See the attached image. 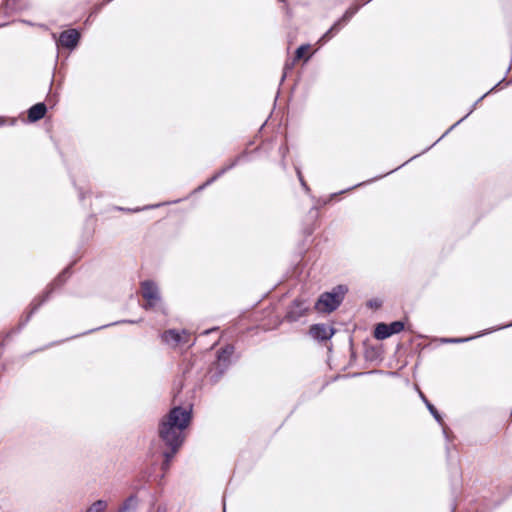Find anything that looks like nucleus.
<instances>
[{
  "label": "nucleus",
  "mask_w": 512,
  "mask_h": 512,
  "mask_svg": "<svg viewBox=\"0 0 512 512\" xmlns=\"http://www.w3.org/2000/svg\"><path fill=\"white\" fill-rule=\"evenodd\" d=\"M192 418V406H174L159 420L158 436L165 447H171V453H177L183 445L184 430L189 427Z\"/></svg>",
  "instance_id": "1"
},
{
  "label": "nucleus",
  "mask_w": 512,
  "mask_h": 512,
  "mask_svg": "<svg viewBox=\"0 0 512 512\" xmlns=\"http://www.w3.org/2000/svg\"><path fill=\"white\" fill-rule=\"evenodd\" d=\"M504 81V78L502 80H500L496 85H494L489 91H487L486 93H484L480 98H478L474 103L473 105L471 106V108L469 109L468 113L466 115H464L460 120H458L456 123H454L448 130H446L443 135L437 139L431 146L427 147L426 149H424L421 153L419 154H416L414 156H412L408 161H406L405 163H403L402 165L398 166L397 168L383 174V175H379V176H376L368 181H364V182H361V183H358V184H355L347 189H344V190H341L339 192H336V193H332L330 195V199H334L335 197H337L338 195H341V194H344L350 190H353L355 188H358V187H361L363 185H366L368 183H371L373 181H376L378 179H381L383 177H385L386 175H389L391 173H393L394 171L400 169L401 167H403L405 164H407L408 162L414 160L415 158H417L418 156H420L421 154L423 153H426L429 149H431L433 146H435L438 142H440L444 137H446L455 127H457L461 122H463L466 118H468L472 113L473 111L476 109L477 105L486 97L488 96L491 92H493L494 90H496L500 85L501 83Z\"/></svg>",
  "instance_id": "2"
},
{
  "label": "nucleus",
  "mask_w": 512,
  "mask_h": 512,
  "mask_svg": "<svg viewBox=\"0 0 512 512\" xmlns=\"http://www.w3.org/2000/svg\"><path fill=\"white\" fill-rule=\"evenodd\" d=\"M235 350L233 344H226L216 351L215 360L207 370V377L212 385L217 384L232 366Z\"/></svg>",
  "instance_id": "3"
},
{
  "label": "nucleus",
  "mask_w": 512,
  "mask_h": 512,
  "mask_svg": "<svg viewBox=\"0 0 512 512\" xmlns=\"http://www.w3.org/2000/svg\"><path fill=\"white\" fill-rule=\"evenodd\" d=\"M348 287L339 284L332 288L331 291L323 292L315 302L314 308L323 313H331L335 311L343 302Z\"/></svg>",
  "instance_id": "4"
},
{
  "label": "nucleus",
  "mask_w": 512,
  "mask_h": 512,
  "mask_svg": "<svg viewBox=\"0 0 512 512\" xmlns=\"http://www.w3.org/2000/svg\"><path fill=\"white\" fill-rule=\"evenodd\" d=\"M405 329V323L402 320L392 321L390 323L379 322L374 328V337L377 340H384L394 334H398Z\"/></svg>",
  "instance_id": "5"
},
{
  "label": "nucleus",
  "mask_w": 512,
  "mask_h": 512,
  "mask_svg": "<svg viewBox=\"0 0 512 512\" xmlns=\"http://www.w3.org/2000/svg\"><path fill=\"white\" fill-rule=\"evenodd\" d=\"M142 297L147 301L144 305L145 309H152L156 306L157 302L161 300L159 288L152 280H145L141 283Z\"/></svg>",
  "instance_id": "6"
},
{
  "label": "nucleus",
  "mask_w": 512,
  "mask_h": 512,
  "mask_svg": "<svg viewBox=\"0 0 512 512\" xmlns=\"http://www.w3.org/2000/svg\"><path fill=\"white\" fill-rule=\"evenodd\" d=\"M81 40V33L77 29H67L59 34L56 39L57 47H63L69 51L75 50Z\"/></svg>",
  "instance_id": "7"
},
{
  "label": "nucleus",
  "mask_w": 512,
  "mask_h": 512,
  "mask_svg": "<svg viewBox=\"0 0 512 512\" xmlns=\"http://www.w3.org/2000/svg\"><path fill=\"white\" fill-rule=\"evenodd\" d=\"M309 310L306 300L300 297L295 298L288 306L285 319L288 322H296Z\"/></svg>",
  "instance_id": "8"
},
{
  "label": "nucleus",
  "mask_w": 512,
  "mask_h": 512,
  "mask_svg": "<svg viewBox=\"0 0 512 512\" xmlns=\"http://www.w3.org/2000/svg\"><path fill=\"white\" fill-rule=\"evenodd\" d=\"M336 333V329L324 323L312 324L309 327V335L318 342L331 339Z\"/></svg>",
  "instance_id": "9"
},
{
  "label": "nucleus",
  "mask_w": 512,
  "mask_h": 512,
  "mask_svg": "<svg viewBox=\"0 0 512 512\" xmlns=\"http://www.w3.org/2000/svg\"><path fill=\"white\" fill-rule=\"evenodd\" d=\"M360 5H353L350 6L344 14L336 20L333 25L330 27V29L333 31V33L338 34L340 30L348 24V22L352 19V17L359 11Z\"/></svg>",
  "instance_id": "10"
},
{
  "label": "nucleus",
  "mask_w": 512,
  "mask_h": 512,
  "mask_svg": "<svg viewBox=\"0 0 512 512\" xmlns=\"http://www.w3.org/2000/svg\"><path fill=\"white\" fill-rule=\"evenodd\" d=\"M47 113V106L45 102H38L32 105L27 111L28 121L35 123L45 117Z\"/></svg>",
  "instance_id": "11"
},
{
  "label": "nucleus",
  "mask_w": 512,
  "mask_h": 512,
  "mask_svg": "<svg viewBox=\"0 0 512 512\" xmlns=\"http://www.w3.org/2000/svg\"><path fill=\"white\" fill-rule=\"evenodd\" d=\"M248 155V151L244 150L241 154H239L237 157H235L228 165L222 167L217 172H215L210 178L209 182H215L217 181L221 176H223L226 172L236 167L239 162Z\"/></svg>",
  "instance_id": "12"
},
{
  "label": "nucleus",
  "mask_w": 512,
  "mask_h": 512,
  "mask_svg": "<svg viewBox=\"0 0 512 512\" xmlns=\"http://www.w3.org/2000/svg\"><path fill=\"white\" fill-rule=\"evenodd\" d=\"M161 339L164 343L176 346L182 342L181 333L176 329H168L161 334Z\"/></svg>",
  "instance_id": "13"
},
{
  "label": "nucleus",
  "mask_w": 512,
  "mask_h": 512,
  "mask_svg": "<svg viewBox=\"0 0 512 512\" xmlns=\"http://www.w3.org/2000/svg\"><path fill=\"white\" fill-rule=\"evenodd\" d=\"M420 398L425 403L428 411L433 416V418L437 421V423H439L443 427V432L446 435V428H445V425L443 422L442 415L439 413L437 408L427 399V397L422 392H420Z\"/></svg>",
  "instance_id": "14"
},
{
  "label": "nucleus",
  "mask_w": 512,
  "mask_h": 512,
  "mask_svg": "<svg viewBox=\"0 0 512 512\" xmlns=\"http://www.w3.org/2000/svg\"><path fill=\"white\" fill-rule=\"evenodd\" d=\"M139 505V498L136 494H131L124 500L122 505L118 508L119 512H136Z\"/></svg>",
  "instance_id": "15"
},
{
  "label": "nucleus",
  "mask_w": 512,
  "mask_h": 512,
  "mask_svg": "<svg viewBox=\"0 0 512 512\" xmlns=\"http://www.w3.org/2000/svg\"><path fill=\"white\" fill-rule=\"evenodd\" d=\"M72 265L73 264H71V265L67 266L66 268H64L55 277V279L50 283V285H53L55 289L63 286L66 283V281L68 280V278L70 277V275H71Z\"/></svg>",
  "instance_id": "16"
},
{
  "label": "nucleus",
  "mask_w": 512,
  "mask_h": 512,
  "mask_svg": "<svg viewBox=\"0 0 512 512\" xmlns=\"http://www.w3.org/2000/svg\"><path fill=\"white\" fill-rule=\"evenodd\" d=\"M310 47V44H302L297 47L294 54V61L304 59V61L307 62L311 58V55L307 54Z\"/></svg>",
  "instance_id": "17"
},
{
  "label": "nucleus",
  "mask_w": 512,
  "mask_h": 512,
  "mask_svg": "<svg viewBox=\"0 0 512 512\" xmlns=\"http://www.w3.org/2000/svg\"><path fill=\"white\" fill-rule=\"evenodd\" d=\"M162 205H163L162 203H157V204H149V205H145L143 207H135V208H125V207L117 206V207H115V209L122 211V212H127V213H137V212L144 211V210L155 209Z\"/></svg>",
  "instance_id": "18"
},
{
  "label": "nucleus",
  "mask_w": 512,
  "mask_h": 512,
  "mask_svg": "<svg viewBox=\"0 0 512 512\" xmlns=\"http://www.w3.org/2000/svg\"><path fill=\"white\" fill-rule=\"evenodd\" d=\"M122 323L135 324V323H137V321L136 320H120V321H115L113 323H109V324H106V325L99 326L97 328L90 329V330H88L86 332H83L82 335H87V334L93 333L95 331H98V330H101V329H104V328H107V327H110V326L119 325V324H122ZM79 336H81V334H79ZM76 337H78V335H76ZM73 338H75V336H72L69 339H73Z\"/></svg>",
  "instance_id": "19"
},
{
  "label": "nucleus",
  "mask_w": 512,
  "mask_h": 512,
  "mask_svg": "<svg viewBox=\"0 0 512 512\" xmlns=\"http://www.w3.org/2000/svg\"><path fill=\"white\" fill-rule=\"evenodd\" d=\"M107 509V502L99 499L92 503L86 510V512H105Z\"/></svg>",
  "instance_id": "20"
},
{
  "label": "nucleus",
  "mask_w": 512,
  "mask_h": 512,
  "mask_svg": "<svg viewBox=\"0 0 512 512\" xmlns=\"http://www.w3.org/2000/svg\"><path fill=\"white\" fill-rule=\"evenodd\" d=\"M176 454L177 453H171V447H166V450L163 451V453H162V455H163L162 469L163 470L169 469L170 463Z\"/></svg>",
  "instance_id": "21"
},
{
  "label": "nucleus",
  "mask_w": 512,
  "mask_h": 512,
  "mask_svg": "<svg viewBox=\"0 0 512 512\" xmlns=\"http://www.w3.org/2000/svg\"><path fill=\"white\" fill-rule=\"evenodd\" d=\"M475 338H477V336L459 337V338H443L441 341H442V343L458 344V343L468 342V341L473 340Z\"/></svg>",
  "instance_id": "22"
},
{
  "label": "nucleus",
  "mask_w": 512,
  "mask_h": 512,
  "mask_svg": "<svg viewBox=\"0 0 512 512\" xmlns=\"http://www.w3.org/2000/svg\"><path fill=\"white\" fill-rule=\"evenodd\" d=\"M54 290H55L54 286L49 284L46 287L45 291L37 297L41 300V303H46L50 299Z\"/></svg>",
  "instance_id": "23"
},
{
  "label": "nucleus",
  "mask_w": 512,
  "mask_h": 512,
  "mask_svg": "<svg viewBox=\"0 0 512 512\" xmlns=\"http://www.w3.org/2000/svg\"><path fill=\"white\" fill-rule=\"evenodd\" d=\"M20 332H21V331H18V325H17L16 327L12 328L11 330H9V331H7V332L3 333V335H2V336H3V339H2V341L0 342V345H1L2 347H4V346H5V342H6L7 340H9L13 335L18 334V333H20Z\"/></svg>",
  "instance_id": "24"
},
{
  "label": "nucleus",
  "mask_w": 512,
  "mask_h": 512,
  "mask_svg": "<svg viewBox=\"0 0 512 512\" xmlns=\"http://www.w3.org/2000/svg\"><path fill=\"white\" fill-rule=\"evenodd\" d=\"M336 34L329 28L318 40L319 45H324L331 40Z\"/></svg>",
  "instance_id": "25"
},
{
  "label": "nucleus",
  "mask_w": 512,
  "mask_h": 512,
  "mask_svg": "<svg viewBox=\"0 0 512 512\" xmlns=\"http://www.w3.org/2000/svg\"><path fill=\"white\" fill-rule=\"evenodd\" d=\"M295 62L296 61H294V59H293L291 62L287 61L285 63V65L283 67V74H282V77L280 79V83H283L285 78L287 77L288 72L293 70Z\"/></svg>",
  "instance_id": "26"
},
{
  "label": "nucleus",
  "mask_w": 512,
  "mask_h": 512,
  "mask_svg": "<svg viewBox=\"0 0 512 512\" xmlns=\"http://www.w3.org/2000/svg\"><path fill=\"white\" fill-rule=\"evenodd\" d=\"M296 174H297L298 180H299V182H300V184H301L302 188H303L306 192L310 191V188H309V186L307 185L306 181L304 180L303 175H302V172H301V170H300L298 167H296Z\"/></svg>",
  "instance_id": "27"
},
{
  "label": "nucleus",
  "mask_w": 512,
  "mask_h": 512,
  "mask_svg": "<svg viewBox=\"0 0 512 512\" xmlns=\"http://www.w3.org/2000/svg\"><path fill=\"white\" fill-rule=\"evenodd\" d=\"M367 306L372 309H379L382 306V301L377 298H373L367 301Z\"/></svg>",
  "instance_id": "28"
},
{
  "label": "nucleus",
  "mask_w": 512,
  "mask_h": 512,
  "mask_svg": "<svg viewBox=\"0 0 512 512\" xmlns=\"http://www.w3.org/2000/svg\"><path fill=\"white\" fill-rule=\"evenodd\" d=\"M44 303H41V300L38 298V297H35L34 300L31 302L30 304V308L32 310H34L35 312H37L39 310V308L43 305Z\"/></svg>",
  "instance_id": "29"
},
{
  "label": "nucleus",
  "mask_w": 512,
  "mask_h": 512,
  "mask_svg": "<svg viewBox=\"0 0 512 512\" xmlns=\"http://www.w3.org/2000/svg\"><path fill=\"white\" fill-rule=\"evenodd\" d=\"M211 184H213V182H209V178H208L203 184H201L197 188H195L191 194L199 193V192L203 191L206 187L210 186Z\"/></svg>",
  "instance_id": "30"
},
{
  "label": "nucleus",
  "mask_w": 512,
  "mask_h": 512,
  "mask_svg": "<svg viewBox=\"0 0 512 512\" xmlns=\"http://www.w3.org/2000/svg\"><path fill=\"white\" fill-rule=\"evenodd\" d=\"M29 321L30 319L27 317L22 318L18 324V331H22V329L28 324Z\"/></svg>",
  "instance_id": "31"
},
{
  "label": "nucleus",
  "mask_w": 512,
  "mask_h": 512,
  "mask_svg": "<svg viewBox=\"0 0 512 512\" xmlns=\"http://www.w3.org/2000/svg\"><path fill=\"white\" fill-rule=\"evenodd\" d=\"M510 327H512V322L491 328L489 332H494V331H498V330H502V329H506V328H510Z\"/></svg>",
  "instance_id": "32"
},
{
  "label": "nucleus",
  "mask_w": 512,
  "mask_h": 512,
  "mask_svg": "<svg viewBox=\"0 0 512 512\" xmlns=\"http://www.w3.org/2000/svg\"><path fill=\"white\" fill-rule=\"evenodd\" d=\"M78 197H79V200H80V201H83V200H84V198H85V193H84V191H83L82 189H79V190H78Z\"/></svg>",
  "instance_id": "33"
},
{
  "label": "nucleus",
  "mask_w": 512,
  "mask_h": 512,
  "mask_svg": "<svg viewBox=\"0 0 512 512\" xmlns=\"http://www.w3.org/2000/svg\"><path fill=\"white\" fill-rule=\"evenodd\" d=\"M35 313H36V312L30 308V309H29V311L26 313L25 317H27L28 319H30V320H31L32 316H33Z\"/></svg>",
  "instance_id": "34"
},
{
  "label": "nucleus",
  "mask_w": 512,
  "mask_h": 512,
  "mask_svg": "<svg viewBox=\"0 0 512 512\" xmlns=\"http://www.w3.org/2000/svg\"><path fill=\"white\" fill-rule=\"evenodd\" d=\"M155 512H166V508L163 506H158Z\"/></svg>",
  "instance_id": "35"
},
{
  "label": "nucleus",
  "mask_w": 512,
  "mask_h": 512,
  "mask_svg": "<svg viewBox=\"0 0 512 512\" xmlns=\"http://www.w3.org/2000/svg\"><path fill=\"white\" fill-rule=\"evenodd\" d=\"M287 150V147H280V151H282L283 155L286 153Z\"/></svg>",
  "instance_id": "36"
},
{
  "label": "nucleus",
  "mask_w": 512,
  "mask_h": 512,
  "mask_svg": "<svg viewBox=\"0 0 512 512\" xmlns=\"http://www.w3.org/2000/svg\"><path fill=\"white\" fill-rule=\"evenodd\" d=\"M489 331H490V330H488V331H487V333H490ZM484 335H486V332L481 333V335H477V337H479V336H484Z\"/></svg>",
  "instance_id": "37"
},
{
  "label": "nucleus",
  "mask_w": 512,
  "mask_h": 512,
  "mask_svg": "<svg viewBox=\"0 0 512 512\" xmlns=\"http://www.w3.org/2000/svg\"><path fill=\"white\" fill-rule=\"evenodd\" d=\"M489 331H490V330H488V331H487V333H490ZM484 335H486V332L481 333V335H477V337H479V336H484Z\"/></svg>",
  "instance_id": "38"
},
{
  "label": "nucleus",
  "mask_w": 512,
  "mask_h": 512,
  "mask_svg": "<svg viewBox=\"0 0 512 512\" xmlns=\"http://www.w3.org/2000/svg\"><path fill=\"white\" fill-rule=\"evenodd\" d=\"M279 2L286 3L287 0H278Z\"/></svg>",
  "instance_id": "39"
},
{
  "label": "nucleus",
  "mask_w": 512,
  "mask_h": 512,
  "mask_svg": "<svg viewBox=\"0 0 512 512\" xmlns=\"http://www.w3.org/2000/svg\"><path fill=\"white\" fill-rule=\"evenodd\" d=\"M3 124H4V120H1V121H0V125H3Z\"/></svg>",
  "instance_id": "40"
},
{
  "label": "nucleus",
  "mask_w": 512,
  "mask_h": 512,
  "mask_svg": "<svg viewBox=\"0 0 512 512\" xmlns=\"http://www.w3.org/2000/svg\"><path fill=\"white\" fill-rule=\"evenodd\" d=\"M512 83V78L509 80L508 84Z\"/></svg>",
  "instance_id": "41"
},
{
  "label": "nucleus",
  "mask_w": 512,
  "mask_h": 512,
  "mask_svg": "<svg viewBox=\"0 0 512 512\" xmlns=\"http://www.w3.org/2000/svg\"><path fill=\"white\" fill-rule=\"evenodd\" d=\"M117 512H119V511H117Z\"/></svg>",
  "instance_id": "42"
}]
</instances>
